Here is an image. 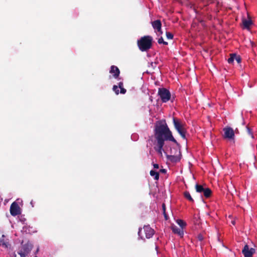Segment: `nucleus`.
Masks as SVG:
<instances>
[{
	"label": "nucleus",
	"mask_w": 257,
	"mask_h": 257,
	"mask_svg": "<svg viewBox=\"0 0 257 257\" xmlns=\"http://www.w3.org/2000/svg\"><path fill=\"white\" fill-rule=\"evenodd\" d=\"M155 138L157 141V146L155 148L158 153L162 156L163 147L165 140H169L176 142L171 132L168 128L165 122H160L156 124L155 128Z\"/></svg>",
	"instance_id": "1"
},
{
	"label": "nucleus",
	"mask_w": 257,
	"mask_h": 257,
	"mask_svg": "<svg viewBox=\"0 0 257 257\" xmlns=\"http://www.w3.org/2000/svg\"><path fill=\"white\" fill-rule=\"evenodd\" d=\"M153 39L151 36H146L142 37L138 41V45L142 51H145L150 49L152 46Z\"/></svg>",
	"instance_id": "2"
},
{
	"label": "nucleus",
	"mask_w": 257,
	"mask_h": 257,
	"mask_svg": "<svg viewBox=\"0 0 257 257\" xmlns=\"http://www.w3.org/2000/svg\"><path fill=\"white\" fill-rule=\"evenodd\" d=\"M173 123L177 132L183 139H185L186 126L185 124L175 118H173Z\"/></svg>",
	"instance_id": "3"
},
{
	"label": "nucleus",
	"mask_w": 257,
	"mask_h": 257,
	"mask_svg": "<svg viewBox=\"0 0 257 257\" xmlns=\"http://www.w3.org/2000/svg\"><path fill=\"white\" fill-rule=\"evenodd\" d=\"M158 94L162 101L164 102H166L170 99L171 94L170 92L165 88H160L159 89Z\"/></svg>",
	"instance_id": "4"
},
{
	"label": "nucleus",
	"mask_w": 257,
	"mask_h": 257,
	"mask_svg": "<svg viewBox=\"0 0 257 257\" xmlns=\"http://www.w3.org/2000/svg\"><path fill=\"white\" fill-rule=\"evenodd\" d=\"M224 137L229 140L234 139V133L233 130L230 127H226L223 128Z\"/></svg>",
	"instance_id": "5"
},
{
	"label": "nucleus",
	"mask_w": 257,
	"mask_h": 257,
	"mask_svg": "<svg viewBox=\"0 0 257 257\" xmlns=\"http://www.w3.org/2000/svg\"><path fill=\"white\" fill-rule=\"evenodd\" d=\"M242 252L244 257H252L255 252V249L252 247L249 248L248 245L246 244L244 246Z\"/></svg>",
	"instance_id": "6"
},
{
	"label": "nucleus",
	"mask_w": 257,
	"mask_h": 257,
	"mask_svg": "<svg viewBox=\"0 0 257 257\" xmlns=\"http://www.w3.org/2000/svg\"><path fill=\"white\" fill-rule=\"evenodd\" d=\"M10 212L13 216H16L21 213L20 208L15 202H13L11 205Z\"/></svg>",
	"instance_id": "7"
},
{
	"label": "nucleus",
	"mask_w": 257,
	"mask_h": 257,
	"mask_svg": "<svg viewBox=\"0 0 257 257\" xmlns=\"http://www.w3.org/2000/svg\"><path fill=\"white\" fill-rule=\"evenodd\" d=\"M171 229L174 233L178 234L181 237L183 236L184 231L183 229L181 228L178 227L175 225L173 224L171 225Z\"/></svg>",
	"instance_id": "8"
},
{
	"label": "nucleus",
	"mask_w": 257,
	"mask_h": 257,
	"mask_svg": "<svg viewBox=\"0 0 257 257\" xmlns=\"http://www.w3.org/2000/svg\"><path fill=\"white\" fill-rule=\"evenodd\" d=\"M144 231L146 234V237L147 238H150L154 234V230L151 228L149 226H145L144 227Z\"/></svg>",
	"instance_id": "9"
},
{
	"label": "nucleus",
	"mask_w": 257,
	"mask_h": 257,
	"mask_svg": "<svg viewBox=\"0 0 257 257\" xmlns=\"http://www.w3.org/2000/svg\"><path fill=\"white\" fill-rule=\"evenodd\" d=\"M118 88L120 89V93L122 94H124L126 92V90L123 88V83L120 82L118 83V86L116 85H114L113 87V90L115 92L116 94L119 93Z\"/></svg>",
	"instance_id": "10"
},
{
	"label": "nucleus",
	"mask_w": 257,
	"mask_h": 257,
	"mask_svg": "<svg viewBox=\"0 0 257 257\" xmlns=\"http://www.w3.org/2000/svg\"><path fill=\"white\" fill-rule=\"evenodd\" d=\"M152 26L154 29L157 31L158 32L162 34L161 32V23L159 20H156L152 22Z\"/></svg>",
	"instance_id": "11"
},
{
	"label": "nucleus",
	"mask_w": 257,
	"mask_h": 257,
	"mask_svg": "<svg viewBox=\"0 0 257 257\" xmlns=\"http://www.w3.org/2000/svg\"><path fill=\"white\" fill-rule=\"evenodd\" d=\"M242 24L243 28L249 29L250 26L252 25V22L250 18L248 17L247 19H243L242 20Z\"/></svg>",
	"instance_id": "12"
},
{
	"label": "nucleus",
	"mask_w": 257,
	"mask_h": 257,
	"mask_svg": "<svg viewBox=\"0 0 257 257\" xmlns=\"http://www.w3.org/2000/svg\"><path fill=\"white\" fill-rule=\"evenodd\" d=\"M234 60H235L237 63H239L241 61V59L239 56L235 54H231L230 57L228 59V62L229 63H232Z\"/></svg>",
	"instance_id": "13"
},
{
	"label": "nucleus",
	"mask_w": 257,
	"mask_h": 257,
	"mask_svg": "<svg viewBox=\"0 0 257 257\" xmlns=\"http://www.w3.org/2000/svg\"><path fill=\"white\" fill-rule=\"evenodd\" d=\"M110 73L111 74H112L113 75V77L115 78H117L119 74V70L118 68L115 66H112L111 67V69L110 70Z\"/></svg>",
	"instance_id": "14"
},
{
	"label": "nucleus",
	"mask_w": 257,
	"mask_h": 257,
	"mask_svg": "<svg viewBox=\"0 0 257 257\" xmlns=\"http://www.w3.org/2000/svg\"><path fill=\"white\" fill-rule=\"evenodd\" d=\"M176 223L179 225L180 227L183 229L186 226V222L181 219H177L176 220Z\"/></svg>",
	"instance_id": "15"
},
{
	"label": "nucleus",
	"mask_w": 257,
	"mask_h": 257,
	"mask_svg": "<svg viewBox=\"0 0 257 257\" xmlns=\"http://www.w3.org/2000/svg\"><path fill=\"white\" fill-rule=\"evenodd\" d=\"M150 175L152 177H154V179L156 180H158L159 179V174L157 172H156L154 170H151L150 171Z\"/></svg>",
	"instance_id": "16"
},
{
	"label": "nucleus",
	"mask_w": 257,
	"mask_h": 257,
	"mask_svg": "<svg viewBox=\"0 0 257 257\" xmlns=\"http://www.w3.org/2000/svg\"><path fill=\"white\" fill-rule=\"evenodd\" d=\"M203 193L205 197H206V198H208V197H210L211 193V191L210 189H209L208 188H205Z\"/></svg>",
	"instance_id": "17"
},
{
	"label": "nucleus",
	"mask_w": 257,
	"mask_h": 257,
	"mask_svg": "<svg viewBox=\"0 0 257 257\" xmlns=\"http://www.w3.org/2000/svg\"><path fill=\"white\" fill-rule=\"evenodd\" d=\"M31 250H20L18 253L21 257H26Z\"/></svg>",
	"instance_id": "18"
},
{
	"label": "nucleus",
	"mask_w": 257,
	"mask_h": 257,
	"mask_svg": "<svg viewBox=\"0 0 257 257\" xmlns=\"http://www.w3.org/2000/svg\"><path fill=\"white\" fill-rule=\"evenodd\" d=\"M195 187L196 191L199 193H203L205 189V188H204L203 186L200 185L196 184Z\"/></svg>",
	"instance_id": "19"
},
{
	"label": "nucleus",
	"mask_w": 257,
	"mask_h": 257,
	"mask_svg": "<svg viewBox=\"0 0 257 257\" xmlns=\"http://www.w3.org/2000/svg\"><path fill=\"white\" fill-rule=\"evenodd\" d=\"M184 196L186 199L189 200L190 201H193V199L191 196L190 193L188 192H184Z\"/></svg>",
	"instance_id": "20"
},
{
	"label": "nucleus",
	"mask_w": 257,
	"mask_h": 257,
	"mask_svg": "<svg viewBox=\"0 0 257 257\" xmlns=\"http://www.w3.org/2000/svg\"><path fill=\"white\" fill-rule=\"evenodd\" d=\"M158 42L159 44H163L166 45H168V43L167 42L164 41L162 37H161L158 39Z\"/></svg>",
	"instance_id": "21"
},
{
	"label": "nucleus",
	"mask_w": 257,
	"mask_h": 257,
	"mask_svg": "<svg viewBox=\"0 0 257 257\" xmlns=\"http://www.w3.org/2000/svg\"><path fill=\"white\" fill-rule=\"evenodd\" d=\"M166 36L168 39H173V35L171 33H170V32L166 33Z\"/></svg>",
	"instance_id": "22"
},
{
	"label": "nucleus",
	"mask_w": 257,
	"mask_h": 257,
	"mask_svg": "<svg viewBox=\"0 0 257 257\" xmlns=\"http://www.w3.org/2000/svg\"><path fill=\"white\" fill-rule=\"evenodd\" d=\"M162 207H163V213H164V216L165 217V219L167 220V215L166 214V212H165V205L164 204H163L162 205Z\"/></svg>",
	"instance_id": "23"
},
{
	"label": "nucleus",
	"mask_w": 257,
	"mask_h": 257,
	"mask_svg": "<svg viewBox=\"0 0 257 257\" xmlns=\"http://www.w3.org/2000/svg\"><path fill=\"white\" fill-rule=\"evenodd\" d=\"M247 131H248V134L250 135L251 138H253V135H252V134L251 133V132L250 131V130L249 128H247Z\"/></svg>",
	"instance_id": "24"
},
{
	"label": "nucleus",
	"mask_w": 257,
	"mask_h": 257,
	"mask_svg": "<svg viewBox=\"0 0 257 257\" xmlns=\"http://www.w3.org/2000/svg\"><path fill=\"white\" fill-rule=\"evenodd\" d=\"M154 168L155 169H158L159 168V165L157 164H154Z\"/></svg>",
	"instance_id": "25"
},
{
	"label": "nucleus",
	"mask_w": 257,
	"mask_h": 257,
	"mask_svg": "<svg viewBox=\"0 0 257 257\" xmlns=\"http://www.w3.org/2000/svg\"><path fill=\"white\" fill-rule=\"evenodd\" d=\"M198 238H199V240H202V239H203V237H202L201 235H199V236H198Z\"/></svg>",
	"instance_id": "26"
},
{
	"label": "nucleus",
	"mask_w": 257,
	"mask_h": 257,
	"mask_svg": "<svg viewBox=\"0 0 257 257\" xmlns=\"http://www.w3.org/2000/svg\"><path fill=\"white\" fill-rule=\"evenodd\" d=\"M141 231H142V229H139V233H139V236L140 235V233H141Z\"/></svg>",
	"instance_id": "27"
},
{
	"label": "nucleus",
	"mask_w": 257,
	"mask_h": 257,
	"mask_svg": "<svg viewBox=\"0 0 257 257\" xmlns=\"http://www.w3.org/2000/svg\"><path fill=\"white\" fill-rule=\"evenodd\" d=\"M231 223L233 225H234L235 224V221L234 220H233L231 221Z\"/></svg>",
	"instance_id": "28"
},
{
	"label": "nucleus",
	"mask_w": 257,
	"mask_h": 257,
	"mask_svg": "<svg viewBox=\"0 0 257 257\" xmlns=\"http://www.w3.org/2000/svg\"><path fill=\"white\" fill-rule=\"evenodd\" d=\"M161 171L162 172H165L164 169L161 170Z\"/></svg>",
	"instance_id": "29"
}]
</instances>
